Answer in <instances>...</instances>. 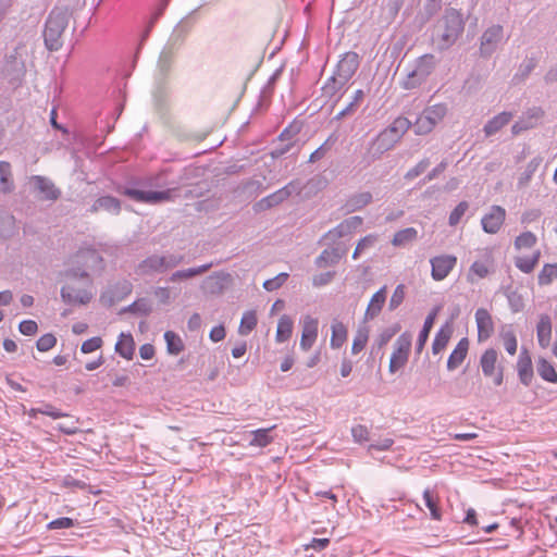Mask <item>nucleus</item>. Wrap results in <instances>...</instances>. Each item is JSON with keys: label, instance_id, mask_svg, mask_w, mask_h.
Segmentation results:
<instances>
[{"label": "nucleus", "instance_id": "1", "mask_svg": "<svg viewBox=\"0 0 557 557\" xmlns=\"http://www.w3.org/2000/svg\"><path fill=\"white\" fill-rule=\"evenodd\" d=\"M448 113L446 103H436L426 107L417 117L413 127L418 135H426L431 133Z\"/></svg>", "mask_w": 557, "mask_h": 557}, {"label": "nucleus", "instance_id": "2", "mask_svg": "<svg viewBox=\"0 0 557 557\" xmlns=\"http://www.w3.org/2000/svg\"><path fill=\"white\" fill-rule=\"evenodd\" d=\"M172 62V52L169 46H165L160 53L157 73L154 77L153 98L161 106L168 95L166 75L170 71Z\"/></svg>", "mask_w": 557, "mask_h": 557}, {"label": "nucleus", "instance_id": "3", "mask_svg": "<svg viewBox=\"0 0 557 557\" xmlns=\"http://www.w3.org/2000/svg\"><path fill=\"white\" fill-rule=\"evenodd\" d=\"M412 336L408 332L400 334L393 344V350L389 358L388 371L394 374L404 369L407 364L411 351Z\"/></svg>", "mask_w": 557, "mask_h": 557}, {"label": "nucleus", "instance_id": "4", "mask_svg": "<svg viewBox=\"0 0 557 557\" xmlns=\"http://www.w3.org/2000/svg\"><path fill=\"white\" fill-rule=\"evenodd\" d=\"M435 67V59L431 54H424L419 58L413 67L408 71L403 81L405 89H412L420 86Z\"/></svg>", "mask_w": 557, "mask_h": 557}, {"label": "nucleus", "instance_id": "5", "mask_svg": "<svg viewBox=\"0 0 557 557\" xmlns=\"http://www.w3.org/2000/svg\"><path fill=\"white\" fill-rule=\"evenodd\" d=\"M74 21L71 13L63 9H53L46 22L45 35H63L75 33Z\"/></svg>", "mask_w": 557, "mask_h": 557}, {"label": "nucleus", "instance_id": "6", "mask_svg": "<svg viewBox=\"0 0 557 557\" xmlns=\"http://www.w3.org/2000/svg\"><path fill=\"white\" fill-rule=\"evenodd\" d=\"M480 367L484 376L491 377L494 385L499 386L504 382V368L498 361L497 350L486 349L480 358Z\"/></svg>", "mask_w": 557, "mask_h": 557}, {"label": "nucleus", "instance_id": "7", "mask_svg": "<svg viewBox=\"0 0 557 557\" xmlns=\"http://www.w3.org/2000/svg\"><path fill=\"white\" fill-rule=\"evenodd\" d=\"M174 189L175 188H166L163 190H141L135 187H125L122 194L137 202L156 205L171 200Z\"/></svg>", "mask_w": 557, "mask_h": 557}, {"label": "nucleus", "instance_id": "8", "mask_svg": "<svg viewBox=\"0 0 557 557\" xmlns=\"http://www.w3.org/2000/svg\"><path fill=\"white\" fill-rule=\"evenodd\" d=\"M466 20L463 14L455 8H446L444 14L437 22L438 29L443 35H461L465 29Z\"/></svg>", "mask_w": 557, "mask_h": 557}, {"label": "nucleus", "instance_id": "9", "mask_svg": "<svg viewBox=\"0 0 557 557\" xmlns=\"http://www.w3.org/2000/svg\"><path fill=\"white\" fill-rule=\"evenodd\" d=\"M363 220L361 216L355 215L342 221L334 228L326 232L323 236V239L327 242V244H335L343 237L351 236L356 233L362 225Z\"/></svg>", "mask_w": 557, "mask_h": 557}, {"label": "nucleus", "instance_id": "10", "mask_svg": "<svg viewBox=\"0 0 557 557\" xmlns=\"http://www.w3.org/2000/svg\"><path fill=\"white\" fill-rule=\"evenodd\" d=\"M494 258L490 249L484 250V256L480 260H475L469 268L467 281L474 283L478 280L485 278L492 271Z\"/></svg>", "mask_w": 557, "mask_h": 557}, {"label": "nucleus", "instance_id": "11", "mask_svg": "<svg viewBox=\"0 0 557 557\" xmlns=\"http://www.w3.org/2000/svg\"><path fill=\"white\" fill-rule=\"evenodd\" d=\"M434 281H443L454 270L457 264V257L453 255H440L430 260Z\"/></svg>", "mask_w": 557, "mask_h": 557}, {"label": "nucleus", "instance_id": "12", "mask_svg": "<svg viewBox=\"0 0 557 557\" xmlns=\"http://www.w3.org/2000/svg\"><path fill=\"white\" fill-rule=\"evenodd\" d=\"M319 320L309 314L301 319V337L299 346L308 351L314 345L318 338Z\"/></svg>", "mask_w": 557, "mask_h": 557}, {"label": "nucleus", "instance_id": "13", "mask_svg": "<svg viewBox=\"0 0 557 557\" xmlns=\"http://www.w3.org/2000/svg\"><path fill=\"white\" fill-rule=\"evenodd\" d=\"M506 219V210L500 206H493L488 213L484 214L481 224L485 233L496 234Z\"/></svg>", "mask_w": 557, "mask_h": 557}, {"label": "nucleus", "instance_id": "14", "mask_svg": "<svg viewBox=\"0 0 557 557\" xmlns=\"http://www.w3.org/2000/svg\"><path fill=\"white\" fill-rule=\"evenodd\" d=\"M410 125L411 123L407 117L399 116L379 135L377 140L396 143L409 129Z\"/></svg>", "mask_w": 557, "mask_h": 557}, {"label": "nucleus", "instance_id": "15", "mask_svg": "<svg viewBox=\"0 0 557 557\" xmlns=\"http://www.w3.org/2000/svg\"><path fill=\"white\" fill-rule=\"evenodd\" d=\"M62 300L67 305H86L92 298L90 292L85 288H76L71 284H65L60 290Z\"/></svg>", "mask_w": 557, "mask_h": 557}, {"label": "nucleus", "instance_id": "16", "mask_svg": "<svg viewBox=\"0 0 557 557\" xmlns=\"http://www.w3.org/2000/svg\"><path fill=\"white\" fill-rule=\"evenodd\" d=\"M475 322L479 342L488 339L494 332V322L491 313L484 308H479L475 311Z\"/></svg>", "mask_w": 557, "mask_h": 557}, {"label": "nucleus", "instance_id": "17", "mask_svg": "<svg viewBox=\"0 0 557 557\" xmlns=\"http://www.w3.org/2000/svg\"><path fill=\"white\" fill-rule=\"evenodd\" d=\"M35 187L42 195V199L54 201L61 196L60 189H58L54 183L41 175H35L32 177Z\"/></svg>", "mask_w": 557, "mask_h": 557}, {"label": "nucleus", "instance_id": "18", "mask_svg": "<svg viewBox=\"0 0 557 557\" xmlns=\"http://www.w3.org/2000/svg\"><path fill=\"white\" fill-rule=\"evenodd\" d=\"M135 273L138 276H151L164 273L161 267L160 255H150L144 260H141L137 264Z\"/></svg>", "mask_w": 557, "mask_h": 557}, {"label": "nucleus", "instance_id": "19", "mask_svg": "<svg viewBox=\"0 0 557 557\" xmlns=\"http://www.w3.org/2000/svg\"><path fill=\"white\" fill-rule=\"evenodd\" d=\"M89 211L91 213L106 211L110 214L117 215L121 212V201L113 196H101L94 201Z\"/></svg>", "mask_w": 557, "mask_h": 557}, {"label": "nucleus", "instance_id": "20", "mask_svg": "<svg viewBox=\"0 0 557 557\" xmlns=\"http://www.w3.org/2000/svg\"><path fill=\"white\" fill-rule=\"evenodd\" d=\"M469 350V339L467 337L461 338L447 360V369L453 371L459 368L465 361Z\"/></svg>", "mask_w": 557, "mask_h": 557}, {"label": "nucleus", "instance_id": "21", "mask_svg": "<svg viewBox=\"0 0 557 557\" xmlns=\"http://www.w3.org/2000/svg\"><path fill=\"white\" fill-rule=\"evenodd\" d=\"M348 337L347 326L338 319H333L331 322V339L330 346L332 349H339L346 343Z\"/></svg>", "mask_w": 557, "mask_h": 557}, {"label": "nucleus", "instance_id": "22", "mask_svg": "<svg viewBox=\"0 0 557 557\" xmlns=\"http://www.w3.org/2000/svg\"><path fill=\"white\" fill-rule=\"evenodd\" d=\"M212 265H213V263L209 262V263H205V264H201V265H198V267H193V268H188V269L177 270V271L173 272L168 277V282L169 283H176V282H180V281H184V280H188V278H191V277H195L197 275L206 273L208 270H210L212 268Z\"/></svg>", "mask_w": 557, "mask_h": 557}, {"label": "nucleus", "instance_id": "23", "mask_svg": "<svg viewBox=\"0 0 557 557\" xmlns=\"http://www.w3.org/2000/svg\"><path fill=\"white\" fill-rule=\"evenodd\" d=\"M517 370L520 381L524 385H529L533 377L532 360L527 350L521 351L518 362Z\"/></svg>", "mask_w": 557, "mask_h": 557}, {"label": "nucleus", "instance_id": "24", "mask_svg": "<svg viewBox=\"0 0 557 557\" xmlns=\"http://www.w3.org/2000/svg\"><path fill=\"white\" fill-rule=\"evenodd\" d=\"M115 352L126 360H132L135 352V342L131 333H121L115 343Z\"/></svg>", "mask_w": 557, "mask_h": 557}, {"label": "nucleus", "instance_id": "25", "mask_svg": "<svg viewBox=\"0 0 557 557\" xmlns=\"http://www.w3.org/2000/svg\"><path fill=\"white\" fill-rule=\"evenodd\" d=\"M536 336L539 345L542 348H547L550 345L552 341V322L550 318L546 314L540 317L537 326H536Z\"/></svg>", "mask_w": 557, "mask_h": 557}, {"label": "nucleus", "instance_id": "26", "mask_svg": "<svg viewBox=\"0 0 557 557\" xmlns=\"http://www.w3.org/2000/svg\"><path fill=\"white\" fill-rule=\"evenodd\" d=\"M453 335V326L449 323L444 324L436 333L432 343V352L438 355L448 345Z\"/></svg>", "mask_w": 557, "mask_h": 557}, {"label": "nucleus", "instance_id": "27", "mask_svg": "<svg viewBox=\"0 0 557 557\" xmlns=\"http://www.w3.org/2000/svg\"><path fill=\"white\" fill-rule=\"evenodd\" d=\"M358 67V55L355 52H348L338 62L337 72L341 77L348 79Z\"/></svg>", "mask_w": 557, "mask_h": 557}, {"label": "nucleus", "instance_id": "28", "mask_svg": "<svg viewBox=\"0 0 557 557\" xmlns=\"http://www.w3.org/2000/svg\"><path fill=\"white\" fill-rule=\"evenodd\" d=\"M230 275L224 274L222 272H215L212 275H209L203 281V288L211 294L222 293L226 286Z\"/></svg>", "mask_w": 557, "mask_h": 557}, {"label": "nucleus", "instance_id": "29", "mask_svg": "<svg viewBox=\"0 0 557 557\" xmlns=\"http://www.w3.org/2000/svg\"><path fill=\"white\" fill-rule=\"evenodd\" d=\"M385 301H386V286H383L376 293H374L373 296L371 297V299L368 304L367 310H366V315L370 319H373L374 317H376L381 312Z\"/></svg>", "mask_w": 557, "mask_h": 557}, {"label": "nucleus", "instance_id": "30", "mask_svg": "<svg viewBox=\"0 0 557 557\" xmlns=\"http://www.w3.org/2000/svg\"><path fill=\"white\" fill-rule=\"evenodd\" d=\"M293 330H294L293 319L287 314H283L278 319V322H277L275 341L277 343H284V342L288 341L293 334Z\"/></svg>", "mask_w": 557, "mask_h": 557}, {"label": "nucleus", "instance_id": "31", "mask_svg": "<svg viewBox=\"0 0 557 557\" xmlns=\"http://www.w3.org/2000/svg\"><path fill=\"white\" fill-rule=\"evenodd\" d=\"M541 258V251L537 249L531 256H518L515 259V265L523 273H531L537 265Z\"/></svg>", "mask_w": 557, "mask_h": 557}, {"label": "nucleus", "instance_id": "32", "mask_svg": "<svg viewBox=\"0 0 557 557\" xmlns=\"http://www.w3.org/2000/svg\"><path fill=\"white\" fill-rule=\"evenodd\" d=\"M437 312H438L437 308L433 309L429 313V315L426 317V319L424 321L423 327L419 334L418 342H417V352L418 354H420L425 346V343L429 338V334H430V332L433 327L434 321L436 319Z\"/></svg>", "mask_w": 557, "mask_h": 557}, {"label": "nucleus", "instance_id": "33", "mask_svg": "<svg viewBox=\"0 0 557 557\" xmlns=\"http://www.w3.org/2000/svg\"><path fill=\"white\" fill-rule=\"evenodd\" d=\"M442 7V0H422V8L417 16L419 24H425Z\"/></svg>", "mask_w": 557, "mask_h": 557}, {"label": "nucleus", "instance_id": "34", "mask_svg": "<svg viewBox=\"0 0 557 557\" xmlns=\"http://www.w3.org/2000/svg\"><path fill=\"white\" fill-rule=\"evenodd\" d=\"M345 251H341L338 248L324 249L321 255L317 258V265L324 268L327 265H334L338 263Z\"/></svg>", "mask_w": 557, "mask_h": 557}, {"label": "nucleus", "instance_id": "35", "mask_svg": "<svg viewBox=\"0 0 557 557\" xmlns=\"http://www.w3.org/2000/svg\"><path fill=\"white\" fill-rule=\"evenodd\" d=\"M512 119V114L510 112H502L494 116L491 121L486 123L484 126V132L486 136L494 135L497 133L500 128H503L505 125L509 123V121Z\"/></svg>", "mask_w": 557, "mask_h": 557}, {"label": "nucleus", "instance_id": "36", "mask_svg": "<svg viewBox=\"0 0 557 557\" xmlns=\"http://www.w3.org/2000/svg\"><path fill=\"white\" fill-rule=\"evenodd\" d=\"M423 498L425 506L430 510L431 518L440 521L442 519V510L440 508V498L437 495L432 493L430 490L423 492Z\"/></svg>", "mask_w": 557, "mask_h": 557}, {"label": "nucleus", "instance_id": "37", "mask_svg": "<svg viewBox=\"0 0 557 557\" xmlns=\"http://www.w3.org/2000/svg\"><path fill=\"white\" fill-rule=\"evenodd\" d=\"M536 369L539 375L549 383H556L557 382V372L554 368V366L546 359L540 358L536 363Z\"/></svg>", "mask_w": 557, "mask_h": 557}, {"label": "nucleus", "instance_id": "38", "mask_svg": "<svg viewBox=\"0 0 557 557\" xmlns=\"http://www.w3.org/2000/svg\"><path fill=\"white\" fill-rule=\"evenodd\" d=\"M272 429L273 428L260 429L251 432L252 437L249 441V445L258 448L268 446L273 441V437L270 434Z\"/></svg>", "mask_w": 557, "mask_h": 557}, {"label": "nucleus", "instance_id": "39", "mask_svg": "<svg viewBox=\"0 0 557 557\" xmlns=\"http://www.w3.org/2000/svg\"><path fill=\"white\" fill-rule=\"evenodd\" d=\"M166 343V349L170 355H178L184 350L182 338L173 331H166L163 335Z\"/></svg>", "mask_w": 557, "mask_h": 557}, {"label": "nucleus", "instance_id": "40", "mask_svg": "<svg viewBox=\"0 0 557 557\" xmlns=\"http://www.w3.org/2000/svg\"><path fill=\"white\" fill-rule=\"evenodd\" d=\"M0 189L3 193H11L14 188L11 165L7 161H0Z\"/></svg>", "mask_w": 557, "mask_h": 557}, {"label": "nucleus", "instance_id": "41", "mask_svg": "<svg viewBox=\"0 0 557 557\" xmlns=\"http://www.w3.org/2000/svg\"><path fill=\"white\" fill-rule=\"evenodd\" d=\"M417 237H418L417 230L413 227H407V228L398 231L394 235V237L392 239V244L395 247H401V246H405V245L416 240Z\"/></svg>", "mask_w": 557, "mask_h": 557}, {"label": "nucleus", "instance_id": "42", "mask_svg": "<svg viewBox=\"0 0 557 557\" xmlns=\"http://www.w3.org/2000/svg\"><path fill=\"white\" fill-rule=\"evenodd\" d=\"M369 341V329L367 326L359 327L354 336L351 345V354L358 355L364 349Z\"/></svg>", "mask_w": 557, "mask_h": 557}, {"label": "nucleus", "instance_id": "43", "mask_svg": "<svg viewBox=\"0 0 557 557\" xmlns=\"http://www.w3.org/2000/svg\"><path fill=\"white\" fill-rule=\"evenodd\" d=\"M555 280H557V263L544 264L537 276L539 284L542 286L549 285Z\"/></svg>", "mask_w": 557, "mask_h": 557}, {"label": "nucleus", "instance_id": "44", "mask_svg": "<svg viewBox=\"0 0 557 557\" xmlns=\"http://www.w3.org/2000/svg\"><path fill=\"white\" fill-rule=\"evenodd\" d=\"M537 243V237L532 232H523L515 239V248L516 250H523V249H531L533 248Z\"/></svg>", "mask_w": 557, "mask_h": 557}, {"label": "nucleus", "instance_id": "45", "mask_svg": "<svg viewBox=\"0 0 557 557\" xmlns=\"http://www.w3.org/2000/svg\"><path fill=\"white\" fill-rule=\"evenodd\" d=\"M160 259H161V267H162V270L164 273L185 262V256L182 253L168 252L164 255H160Z\"/></svg>", "mask_w": 557, "mask_h": 557}, {"label": "nucleus", "instance_id": "46", "mask_svg": "<svg viewBox=\"0 0 557 557\" xmlns=\"http://www.w3.org/2000/svg\"><path fill=\"white\" fill-rule=\"evenodd\" d=\"M123 311L148 315L152 311V307L148 299L141 298L128 305Z\"/></svg>", "mask_w": 557, "mask_h": 557}, {"label": "nucleus", "instance_id": "47", "mask_svg": "<svg viewBox=\"0 0 557 557\" xmlns=\"http://www.w3.org/2000/svg\"><path fill=\"white\" fill-rule=\"evenodd\" d=\"M500 337L506 351L511 356L516 355L518 349V341L515 332L512 330L503 331L500 333Z\"/></svg>", "mask_w": 557, "mask_h": 557}, {"label": "nucleus", "instance_id": "48", "mask_svg": "<svg viewBox=\"0 0 557 557\" xmlns=\"http://www.w3.org/2000/svg\"><path fill=\"white\" fill-rule=\"evenodd\" d=\"M377 242V236L374 234H369L362 237L356 245L355 251L352 253V258L357 259L363 251L374 246Z\"/></svg>", "mask_w": 557, "mask_h": 557}, {"label": "nucleus", "instance_id": "49", "mask_svg": "<svg viewBox=\"0 0 557 557\" xmlns=\"http://www.w3.org/2000/svg\"><path fill=\"white\" fill-rule=\"evenodd\" d=\"M540 163H541V159L535 158L527 164L524 172L521 174V176L519 178L520 186H525L530 183L532 176L534 175L537 168L540 166Z\"/></svg>", "mask_w": 557, "mask_h": 557}, {"label": "nucleus", "instance_id": "50", "mask_svg": "<svg viewBox=\"0 0 557 557\" xmlns=\"http://www.w3.org/2000/svg\"><path fill=\"white\" fill-rule=\"evenodd\" d=\"M372 196L370 193L364 191L351 197L348 201V207L351 211L359 210L371 202Z\"/></svg>", "mask_w": 557, "mask_h": 557}, {"label": "nucleus", "instance_id": "51", "mask_svg": "<svg viewBox=\"0 0 557 557\" xmlns=\"http://www.w3.org/2000/svg\"><path fill=\"white\" fill-rule=\"evenodd\" d=\"M57 344V337L52 333L41 335L36 342V348L41 351H48Z\"/></svg>", "mask_w": 557, "mask_h": 557}, {"label": "nucleus", "instance_id": "52", "mask_svg": "<svg viewBox=\"0 0 557 557\" xmlns=\"http://www.w3.org/2000/svg\"><path fill=\"white\" fill-rule=\"evenodd\" d=\"M468 208H469V205L467 201L459 202L449 214V218H448L449 225L456 226L460 222L461 218L465 215Z\"/></svg>", "mask_w": 557, "mask_h": 557}, {"label": "nucleus", "instance_id": "53", "mask_svg": "<svg viewBox=\"0 0 557 557\" xmlns=\"http://www.w3.org/2000/svg\"><path fill=\"white\" fill-rule=\"evenodd\" d=\"M406 296V287L404 284H399L396 286L391 299H389V310L397 309L404 301Z\"/></svg>", "mask_w": 557, "mask_h": 557}, {"label": "nucleus", "instance_id": "54", "mask_svg": "<svg viewBox=\"0 0 557 557\" xmlns=\"http://www.w3.org/2000/svg\"><path fill=\"white\" fill-rule=\"evenodd\" d=\"M75 525V520L69 517H60L47 524L48 530L70 529Z\"/></svg>", "mask_w": 557, "mask_h": 557}, {"label": "nucleus", "instance_id": "55", "mask_svg": "<svg viewBox=\"0 0 557 557\" xmlns=\"http://www.w3.org/2000/svg\"><path fill=\"white\" fill-rule=\"evenodd\" d=\"M102 338L99 336L90 337L83 342L81 346V351L83 354H90L96 351L97 349L101 348L102 346Z\"/></svg>", "mask_w": 557, "mask_h": 557}, {"label": "nucleus", "instance_id": "56", "mask_svg": "<svg viewBox=\"0 0 557 557\" xmlns=\"http://www.w3.org/2000/svg\"><path fill=\"white\" fill-rule=\"evenodd\" d=\"M287 278H288L287 273H284V272L280 273L275 277L267 280L263 283V287L269 292H273V290L280 288L287 281Z\"/></svg>", "mask_w": 557, "mask_h": 557}, {"label": "nucleus", "instance_id": "57", "mask_svg": "<svg viewBox=\"0 0 557 557\" xmlns=\"http://www.w3.org/2000/svg\"><path fill=\"white\" fill-rule=\"evenodd\" d=\"M404 5V0H386L384 10L386 11L387 17L394 20L399 13Z\"/></svg>", "mask_w": 557, "mask_h": 557}, {"label": "nucleus", "instance_id": "58", "mask_svg": "<svg viewBox=\"0 0 557 557\" xmlns=\"http://www.w3.org/2000/svg\"><path fill=\"white\" fill-rule=\"evenodd\" d=\"M166 171H161L160 173L149 176L146 178L145 184L151 187L163 188L166 187L170 183L165 181L164 175Z\"/></svg>", "mask_w": 557, "mask_h": 557}, {"label": "nucleus", "instance_id": "59", "mask_svg": "<svg viewBox=\"0 0 557 557\" xmlns=\"http://www.w3.org/2000/svg\"><path fill=\"white\" fill-rule=\"evenodd\" d=\"M430 165V161L428 159H423L421 160L418 164H416L412 169H410L405 177L407 180H413L416 177H418L419 175H421L422 173H424L426 171V169L429 168Z\"/></svg>", "mask_w": 557, "mask_h": 557}, {"label": "nucleus", "instance_id": "60", "mask_svg": "<svg viewBox=\"0 0 557 557\" xmlns=\"http://www.w3.org/2000/svg\"><path fill=\"white\" fill-rule=\"evenodd\" d=\"M18 331L26 336L35 335L38 331V324L34 320H23L18 324Z\"/></svg>", "mask_w": 557, "mask_h": 557}, {"label": "nucleus", "instance_id": "61", "mask_svg": "<svg viewBox=\"0 0 557 557\" xmlns=\"http://www.w3.org/2000/svg\"><path fill=\"white\" fill-rule=\"evenodd\" d=\"M38 411H40V414L48 416L52 419H60L67 416L50 404H44L41 407H38Z\"/></svg>", "mask_w": 557, "mask_h": 557}, {"label": "nucleus", "instance_id": "62", "mask_svg": "<svg viewBox=\"0 0 557 557\" xmlns=\"http://www.w3.org/2000/svg\"><path fill=\"white\" fill-rule=\"evenodd\" d=\"M65 276L69 280H83L85 283H90V276L86 270L82 269H69L65 272Z\"/></svg>", "mask_w": 557, "mask_h": 557}, {"label": "nucleus", "instance_id": "63", "mask_svg": "<svg viewBox=\"0 0 557 557\" xmlns=\"http://www.w3.org/2000/svg\"><path fill=\"white\" fill-rule=\"evenodd\" d=\"M161 14H162L161 9H159L150 14L148 20L144 24V29H143L144 34L143 35H148L149 33H151L153 30V26L159 21Z\"/></svg>", "mask_w": 557, "mask_h": 557}, {"label": "nucleus", "instance_id": "64", "mask_svg": "<svg viewBox=\"0 0 557 557\" xmlns=\"http://www.w3.org/2000/svg\"><path fill=\"white\" fill-rule=\"evenodd\" d=\"M355 441L362 443L369 440V431L364 425H356L351 430Z\"/></svg>", "mask_w": 557, "mask_h": 557}]
</instances>
